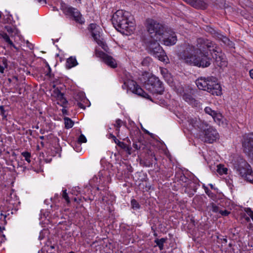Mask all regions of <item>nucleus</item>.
Segmentation results:
<instances>
[{"label":"nucleus","instance_id":"obj_47","mask_svg":"<svg viewBox=\"0 0 253 253\" xmlns=\"http://www.w3.org/2000/svg\"><path fill=\"white\" fill-rule=\"evenodd\" d=\"M76 0L77 1V0ZM78 1H79V2L81 3V0H78Z\"/></svg>","mask_w":253,"mask_h":253},{"label":"nucleus","instance_id":"obj_37","mask_svg":"<svg viewBox=\"0 0 253 253\" xmlns=\"http://www.w3.org/2000/svg\"><path fill=\"white\" fill-rule=\"evenodd\" d=\"M114 140L116 144H118L119 145H120L121 147H123V145H125L124 143L120 142L117 139V140H115V139H114Z\"/></svg>","mask_w":253,"mask_h":253},{"label":"nucleus","instance_id":"obj_20","mask_svg":"<svg viewBox=\"0 0 253 253\" xmlns=\"http://www.w3.org/2000/svg\"><path fill=\"white\" fill-rule=\"evenodd\" d=\"M78 64L76 57L71 56L67 59L66 66L68 69H70L77 66Z\"/></svg>","mask_w":253,"mask_h":253},{"label":"nucleus","instance_id":"obj_2","mask_svg":"<svg viewBox=\"0 0 253 253\" xmlns=\"http://www.w3.org/2000/svg\"><path fill=\"white\" fill-rule=\"evenodd\" d=\"M112 21L116 30L123 34H131L134 30V19L127 11H117L113 15Z\"/></svg>","mask_w":253,"mask_h":253},{"label":"nucleus","instance_id":"obj_22","mask_svg":"<svg viewBox=\"0 0 253 253\" xmlns=\"http://www.w3.org/2000/svg\"><path fill=\"white\" fill-rule=\"evenodd\" d=\"M183 99L189 104L193 105L196 106L197 105V102L196 100L191 95L189 94H185L183 95Z\"/></svg>","mask_w":253,"mask_h":253},{"label":"nucleus","instance_id":"obj_28","mask_svg":"<svg viewBox=\"0 0 253 253\" xmlns=\"http://www.w3.org/2000/svg\"><path fill=\"white\" fill-rule=\"evenodd\" d=\"M152 60L151 58L146 57L141 62L142 66H148L151 63Z\"/></svg>","mask_w":253,"mask_h":253},{"label":"nucleus","instance_id":"obj_43","mask_svg":"<svg viewBox=\"0 0 253 253\" xmlns=\"http://www.w3.org/2000/svg\"><path fill=\"white\" fill-rule=\"evenodd\" d=\"M48 70H49V72H48V73H47L46 74V75L48 76V75H49V73L50 72V71H51V69H50V68L49 67V66L48 65Z\"/></svg>","mask_w":253,"mask_h":253},{"label":"nucleus","instance_id":"obj_42","mask_svg":"<svg viewBox=\"0 0 253 253\" xmlns=\"http://www.w3.org/2000/svg\"><path fill=\"white\" fill-rule=\"evenodd\" d=\"M110 136L112 138H113V139H115V140H117L116 137L114 135H113L112 134H110Z\"/></svg>","mask_w":253,"mask_h":253},{"label":"nucleus","instance_id":"obj_27","mask_svg":"<svg viewBox=\"0 0 253 253\" xmlns=\"http://www.w3.org/2000/svg\"><path fill=\"white\" fill-rule=\"evenodd\" d=\"M166 242L165 238H161V239H156L155 240V242L157 245L159 247L160 250H162L164 248V243Z\"/></svg>","mask_w":253,"mask_h":253},{"label":"nucleus","instance_id":"obj_5","mask_svg":"<svg viewBox=\"0 0 253 253\" xmlns=\"http://www.w3.org/2000/svg\"><path fill=\"white\" fill-rule=\"evenodd\" d=\"M234 169L238 174L245 180L253 183V174L251 166L243 159L240 158L237 164L234 165Z\"/></svg>","mask_w":253,"mask_h":253},{"label":"nucleus","instance_id":"obj_17","mask_svg":"<svg viewBox=\"0 0 253 253\" xmlns=\"http://www.w3.org/2000/svg\"><path fill=\"white\" fill-rule=\"evenodd\" d=\"M210 32L212 34L214 38L221 41L224 44L230 46H232V42L230 41V40L226 37L223 36L219 32L215 31L213 29H211Z\"/></svg>","mask_w":253,"mask_h":253},{"label":"nucleus","instance_id":"obj_29","mask_svg":"<svg viewBox=\"0 0 253 253\" xmlns=\"http://www.w3.org/2000/svg\"><path fill=\"white\" fill-rule=\"evenodd\" d=\"M22 155L24 157L25 160L28 163L31 162V154L28 152H23L22 153Z\"/></svg>","mask_w":253,"mask_h":253},{"label":"nucleus","instance_id":"obj_18","mask_svg":"<svg viewBox=\"0 0 253 253\" xmlns=\"http://www.w3.org/2000/svg\"><path fill=\"white\" fill-rule=\"evenodd\" d=\"M190 5L196 8L205 9L207 4L203 0H191L189 3Z\"/></svg>","mask_w":253,"mask_h":253},{"label":"nucleus","instance_id":"obj_15","mask_svg":"<svg viewBox=\"0 0 253 253\" xmlns=\"http://www.w3.org/2000/svg\"><path fill=\"white\" fill-rule=\"evenodd\" d=\"M187 128L189 130H192L193 128L202 129L206 126V124L202 122L199 118L196 117L188 118L187 120Z\"/></svg>","mask_w":253,"mask_h":253},{"label":"nucleus","instance_id":"obj_7","mask_svg":"<svg viewBox=\"0 0 253 253\" xmlns=\"http://www.w3.org/2000/svg\"><path fill=\"white\" fill-rule=\"evenodd\" d=\"M123 89H127L132 93L145 98L150 99V96L146 93L136 83L132 80L127 79L124 81L122 85Z\"/></svg>","mask_w":253,"mask_h":253},{"label":"nucleus","instance_id":"obj_25","mask_svg":"<svg viewBox=\"0 0 253 253\" xmlns=\"http://www.w3.org/2000/svg\"><path fill=\"white\" fill-rule=\"evenodd\" d=\"M0 37L4 39V40L10 45L12 46L14 48H16L15 45L10 40L9 37L7 35V34L4 33H0Z\"/></svg>","mask_w":253,"mask_h":253},{"label":"nucleus","instance_id":"obj_10","mask_svg":"<svg viewBox=\"0 0 253 253\" xmlns=\"http://www.w3.org/2000/svg\"><path fill=\"white\" fill-rule=\"evenodd\" d=\"M89 30L91 33V35L94 40L97 43L102 47V48L106 50V45L102 41V39L100 36V27L95 24H90L89 26Z\"/></svg>","mask_w":253,"mask_h":253},{"label":"nucleus","instance_id":"obj_40","mask_svg":"<svg viewBox=\"0 0 253 253\" xmlns=\"http://www.w3.org/2000/svg\"><path fill=\"white\" fill-rule=\"evenodd\" d=\"M133 147H134L135 149H137V150H138V149H139V148H140V147L138 146L137 144H135V143H133Z\"/></svg>","mask_w":253,"mask_h":253},{"label":"nucleus","instance_id":"obj_41","mask_svg":"<svg viewBox=\"0 0 253 253\" xmlns=\"http://www.w3.org/2000/svg\"><path fill=\"white\" fill-rule=\"evenodd\" d=\"M250 75L252 79H253V69L250 70Z\"/></svg>","mask_w":253,"mask_h":253},{"label":"nucleus","instance_id":"obj_4","mask_svg":"<svg viewBox=\"0 0 253 253\" xmlns=\"http://www.w3.org/2000/svg\"><path fill=\"white\" fill-rule=\"evenodd\" d=\"M146 28L151 39L156 41H161L165 32L164 27L162 24L152 19H148L146 21Z\"/></svg>","mask_w":253,"mask_h":253},{"label":"nucleus","instance_id":"obj_44","mask_svg":"<svg viewBox=\"0 0 253 253\" xmlns=\"http://www.w3.org/2000/svg\"><path fill=\"white\" fill-rule=\"evenodd\" d=\"M62 112H63V114H65V113H66L67 111L65 109H62Z\"/></svg>","mask_w":253,"mask_h":253},{"label":"nucleus","instance_id":"obj_19","mask_svg":"<svg viewBox=\"0 0 253 253\" xmlns=\"http://www.w3.org/2000/svg\"><path fill=\"white\" fill-rule=\"evenodd\" d=\"M55 93H56L57 104L64 107L67 104V101L64 97V94L61 93L58 89L55 90Z\"/></svg>","mask_w":253,"mask_h":253},{"label":"nucleus","instance_id":"obj_31","mask_svg":"<svg viewBox=\"0 0 253 253\" xmlns=\"http://www.w3.org/2000/svg\"><path fill=\"white\" fill-rule=\"evenodd\" d=\"M62 197L64 199H65L67 204H69L70 203V199L66 192V189L63 190Z\"/></svg>","mask_w":253,"mask_h":253},{"label":"nucleus","instance_id":"obj_49","mask_svg":"<svg viewBox=\"0 0 253 253\" xmlns=\"http://www.w3.org/2000/svg\"><path fill=\"white\" fill-rule=\"evenodd\" d=\"M2 229H4V228H2ZM0 230L2 231V228L1 227H0Z\"/></svg>","mask_w":253,"mask_h":253},{"label":"nucleus","instance_id":"obj_16","mask_svg":"<svg viewBox=\"0 0 253 253\" xmlns=\"http://www.w3.org/2000/svg\"><path fill=\"white\" fill-rule=\"evenodd\" d=\"M168 33L164 32L163 35V41L165 45L170 46L174 44L176 41L177 38L175 33H172L169 36L167 35Z\"/></svg>","mask_w":253,"mask_h":253},{"label":"nucleus","instance_id":"obj_38","mask_svg":"<svg viewBox=\"0 0 253 253\" xmlns=\"http://www.w3.org/2000/svg\"><path fill=\"white\" fill-rule=\"evenodd\" d=\"M0 114H1V115H2L3 116H4L5 117V111L4 110V107L2 106H0Z\"/></svg>","mask_w":253,"mask_h":253},{"label":"nucleus","instance_id":"obj_3","mask_svg":"<svg viewBox=\"0 0 253 253\" xmlns=\"http://www.w3.org/2000/svg\"><path fill=\"white\" fill-rule=\"evenodd\" d=\"M196 84L200 89L206 90L213 95L218 96L221 94L220 85L213 77H201L196 80Z\"/></svg>","mask_w":253,"mask_h":253},{"label":"nucleus","instance_id":"obj_33","mask_svg":"<svg viewBox=\"0 0 253 253\" xmlns=\"http://www.w3.org/2000/svg\"><path fill=\"white\" fill-rule=\"evenodd\" d=\"M121 123H122L121 120H120L119 119L117 120L116 121V123L114 125V126H115L116 127H117V131L119 130V128H120V127L121 126Z\"/></svg>","mask_w":253,"mask_h":253},{"label":"nucleus","instance_id":"obj_36","mask_svg":"<svg viewBox=\"0 0 253 253\" xmlns=\"http://www.w3.org/2000/svg\"><path fill=\"white\" fill-rule=\"evenodd\" d=\"M123 147L126 150V151L127 152L128 154H129V155L131 154V152H130L131 148L130 147H129L128 146H127L125 144V145H123Z\"/></svg>","mask_w":253,"mask_h":253},{"label":"nucleus","instance_id":"obj_23","mask_svg":"<svg viewBox=\"0 0 253 253\" xmlns=\"http://www.w3.org/2000/svg\"><path fill=\"white\" fill-rule=\"evenodd\" d=\"M7 60L3 58L2 59L0 60V72L1 73H4V70L5 69L7 68Z\"/></svg>","mask_w":253,"mask_h":253},{"label":"nucleus","instance_id":"obj_6","mask_svg":"<svg viewBox=\"0 0 253 253\" xmlns=\"http://www.w3.org/2000/svg\"><path fill=\"white\" fill-rule=\"evenodd\" d=\"M141 81L145 88L152 93L161 94L164 90L162 83L155 76H149L147 81L143 82L142 79Z\"/></svg>","mask_w":253,"mask_h":253},{"label":"nucleus","instance_id":"obj_26","mask_svg":"<svg viewBox=\"0 0 253 253\" xmlns=\"http://www.w3.org/2000/svg\"><path fill=\"white\" fill-rule=\"evenodd\" d=\"M208 207L210 210H211L213 212L215 213H219L221 209L219 206L216 205V204L213 203L210 204Z\"/></svg>","mask_w":253,"mask_h":253},{"label":"nucleus","instance_id":"obj_21","mask_svg":"<svg viewBox=\"0 0 253 253\" xmlns=\"http://www.w3.org/2000/svg\"><path fill=\"white\" fill-rule=\"evenodd\" d=\"M161 73L162 75L163 76L164 78L168 82V83L170 84L172 83V79L171 77V75L168 72V70L166 69H161Z\"/></svg>","mask_w":253,"mask_h":253},{"label":"nucleus","instance_id":"obj_35","mask_svg":"<svg viewBox=\"0 0 253 253\" xmlns=\"http://www.w3.org/2000/svg\"><path fill=\"white\" fill-rule=\"evenodd\" d=\"M218 171L219 173H226L227 171V169L226 168H222L219 167L218 168Z\"/></svg>","mask_w":253,"mask_h":253},{"label":"nucleus","instance_id":"obj_11","mask_svg":"<svg viewBox=\"0 0 253 253\" xmlns=\"http://www.w3.org/2000/svg\"><path fill=\"white\" fill-rule=\"evenodd\" d=\"M63 13L69 16L73 17L75 21L82 24L84 22V19L82 18L79 11L76 8L67 5L62 6Z\"/></svg>","mask_w":253,"mask_h":253},{"label":"nucleus","instance_id":"obj_9","mask_svg":"<svg viewBox=\"0 0 253 253\" xmlns=\"http://www.w3.org/2000/svg\"><path fill=\"white\" fill-rule=\"evenodd\" d=\"M205 126L206 127H204L203 128V131L202 132V134L200 135L203 141L211 143L219 138V134L215 128L212 126H208L206 124Z\"/></svg>","mask_w":253,"mask_h":253},{"label":"nucleus","instance_id":"obj_32","mask_svg":"<svg viewBox=\"0 0 253 253\" xmlns=\"http://www.w3.org/2000/svg\"><path fill=\"white\" fill-rule=\"evenodd\" d=\"M87 140L86 137L84 136L83 134H81L79 137L78 138V142L79 143H85L86 142Z\"/></svg>","mask_w":253,"mask_h":253},{"label":"nucleus","instance_id":"obj_14","mask_svg":"<svg viewBox=\"0 0 253 253\" xmlns=\"http://www.w3.org/2000/svg\"><path fill=\"white\" fill-rule=\"evenodd\" d=\"M245 152L253 160V133L248 134L243 142Z\"/></svg>","mask_w":253,"mask_h":253},{"label":"nucleus","instance_id":"obj_1","mask_svg":"<svg viewBox=\"0 0 253 253\" xmlns=\"http://www.w3.org/2000/svg\"><path fill=\"white\" fill-rule=\"evenodd\" d=\"M209 50L212 57L217 62L221 60L216 45L208 40L202 38L197 40V47L188 45L184 50L180 53V57L185 63L199 67L205 68L211 64V59L209 57Z\"/></svg>","mask_w":253,"mask_h":253},{"label":"nucleus","instance_id":"obj_48","mask_svg":"<svg viewBox=\"0 0 253 253\" xmlns=\"http://www.w3.org/2000/svg\"><path fill=\"white\" fill-rule=\"evenodd\" d=\"M143 78H144V79L145 80V75H143Z\"/></svg>","mask_w":253,"mask_h":253},{"label":"nucleus","instance_id":"obj_52","mask_svg":"<svg viewBox=\"0 0 253 253\" xmlns=\"http://www.w3.org/2000/svg\"><path fill=\"white\" fill-rule=\"evenodd\" d=\"M73 253V252H71V253Z\"/></svg>","mask_w":253,"mask_h":253},{"label":"nucleus","instance_id":"obj_51","mask_svg":"<svg viewBox=\"0 0 253 253\" xmlns=\"http://www.w3.org/2000/svg\"><path fill=\"white\" fill-rule=\"evenodd\" d=\"M1 17V14H0V17Z\"/></svg>","mask_w":253,"mask_h":253},{"label":"nucleus","instance_id":"obj_24","mask_svg":"<svg viewBox=\"0 0 253 253\" xmlns=\"http://www.w3.org/2000/svg\"><path fill=\"white\" fill-rule=\"evenodd\" d=\"M64 124H65V127L67 129L73 127L74 125V122L72 121V120L68 118V117H65L64 119Z\"/></svg>","mask_w":253,"mask_h":253},{"label":"nucleus","instance_id":"obj_8","mask_svg":"<svg viewBox=\"0 0 253 253\" xmlns=\"http://www.w3.org/2000/svg\"><path fill=\"white\" fill-rule=\"evenodd\" d=\"M158 42L155 41L154 39L150 40L148 44V48L151 54L155 57L161 61H165L167 57L165 55V51L160 46Z\"/></svg>","mask_w":253,"mask_h":253},{"label":"nucleus","instance_id":"obj_13","mask_svg":"<svg viewBox=\"0 0 253 253\" xmlns=\"http://www.w3.org/2000/svg\"><path fill=\"white\" fill-rule=\"evenodd\" d=\"M204 111L205 113L212 117L214 121L219 126H224L226 123H224L225 119L220 113L213 110L209 107H206Z\"/></svg>","mask_w":253,"mask_h":253},{"label":"nucleus","instance_id":"obj_34","mask_svg":"<svg viewBox=\"0 0 253 253\" xmlns=\"http://www.w3.org/2000/svg\"><path fill=\"white\" fill-rule=\"evenodd\" d=\"M219 213L222 216H227L229 214V212L227 210H222L220 209Z\"/></svg>","mask_w":253,"mask_h":253},{"label":"nucleus","instance_id":"obj_39","mask_svg":"<svg viewBox=\"0 0 253 253\" xmlns=\"http://www.w3.org/2000/svg\"><path fill=\"white\" fill-rule=\"evenodd\" d=\"M78 106L81 108H83V109H84V105L83 104H82L81 103H78Z\"/></svg>","mask_w":253,"mask_h":253},{"label":"nucleus","instance_id":"obj_30","mask_svg":"<svg viewBox=\"0 0 253 253\" xmlns=\"http://www.w3.org/2000/svg\"><path fill=\"white\" fill-rule=\"evenodd\" d=\"M131 207L133 209L137 210L139 209L140 206L138 203L134 199L131 201Z\"/></svg>","mask_w":253,"mask_h":253},{"label":"nucleus","instance_id":"obj_46","mask_svg":"<svg viewBox=\"0 0 253 253\" xmlns=\"http://www.w3.org/2000/svg\"><path fill=\"white\" fill-rule=\"evenodd\" d=\"M210 186H211V188H213V185H212V184H210Z\"/></svg>","mask_w":253,"mask_h":253},{"label":"nucleus","instance_id":"obj_45","mask_svg":"<svg viewBox=\"0 0 253 253\" xmlns=\"http://www.w3.org/2000/svg\"><path fill=\"white\" fill-rule=\"evenodd\" d=\"M40 138L41 139H43V138H44V136H40Z\"/></svg>","mask_w":253,"mask_h":253},{"label":"nucleus","instance_id":"obj_50","mask_svg":"<svg viewBox=\"0 0 253 253\" xmlns=\"http://www.w3.org/2000/svg\"><path fill=\"white\" fill-rule=\"evenodd\" d=\"M38 1H39V2H41V1H42V0H38Z\"/></svg>","mask_w":253,"mask_h":253},{"label":"nucleus","instance_id":"obj_12","mask_svg":"<svg viewBox=\"0 0 253 253\" xmlns=\"http://www.w3.org/2000/svg\"><path fill=\"white\" fill-rule=\"evenodd\" d=\"M95 55L96 57H99L109 67L115 68L117 67V64L115 60L112 56L108 55L103 51H99L97 49L95 50Z\"/></svg>","mask_w":253,"mask_h":253}]
</instances>
